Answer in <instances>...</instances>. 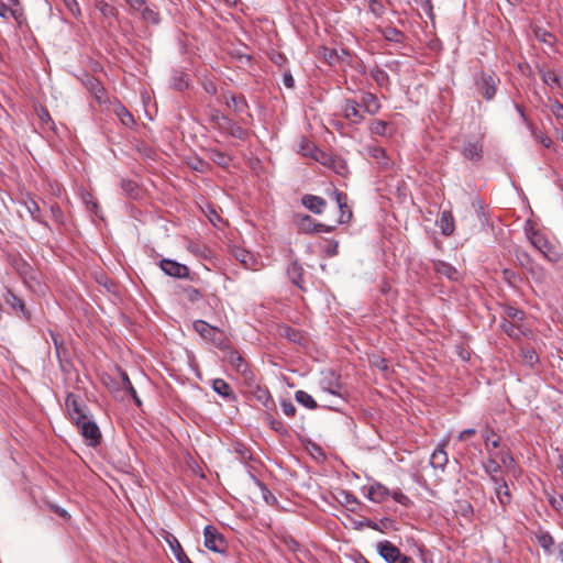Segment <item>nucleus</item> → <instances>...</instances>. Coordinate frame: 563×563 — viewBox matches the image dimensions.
<instances>
[{"label": "nucleus", "mask_w": 563, "mask_h": 563, "mask_svg": "<svg viewBox=\"0 0 563 563\" xmlns=\"http://www.w3.org/2000/svg\"><path fill=\"white\" fill-rule=\"evenodd\" d=\"M551 111L552 113L556 117V118H560V119H563V104L555 101L552 106H551Z\"/></svg>", "instance_id": "bf43d9fd"}, {"label": "nucleus", "mask_w": 563, "mask_h": 563, "mask_svg": "<svg viewBox=\"0 0 563 563\" xmlns=\"http://www.w3.org/2000/svg\"><path fill=\"white\" fill-rule=\"evenodd\" d=\"M120 375H121L123 388L132 396L135 404L137 406H141V404H142L141 399L139 398L136 390L134 389L128 374L125 372H121Z\"/></svg>", "instance_id": "2f4dec72"}, {"label": "nucleus", "mask_w": 563, "mask_h": 563, "mask_svg": "<svg viewBox=\"0 0 563 563\" xmlns=\"http://www.w3.org/2000/svg\"><path fill=\"white\" fill-rule=\"evenodd\" d=\"M361 106L364 113L376 114L380 109V103L377 97L371 92H365L361 98Z\"/></svg>", "instance_id": "f3484780"}, {"label": "nucleus", "mask_w": 563, "mask_h": 563, "mask_svg": "<svg viewBox=\"0 0 563 563\" xmlns=\"http://www.w3.org/2000/svg\"><path fill=\"white\" fill-rule=\"evenodd\" d=\"M366 496L374 503H384L389 498L390 492L383 484L376 483L367 487Z\"/></svg>", "instance_id": "4468645a"}, {"label": "nucleus", "mask_w": 563, "mask_h": 563, "mask_svg": "<svg viewBox=\"0 0 563 563\" xmlns=\"http://www.w3.org/2000/svg\"><path fill=\"white\" fill-rule=\"evenodd\" d=\"M282 410L288 417H294L296 413V407L289 400H285L282 402Z\"/></svg>", "instance_id": "5fc2aeb1"}, {"label": "nucleus", "mask_w": 563, "mask_h": 563, "mask_svg": "<svg viewBox=\"0 0 563 563\" xmlns=\"http://www.w3.org/2000/svg\"><path fill=\"white\" fill-rule=\"evenodd\" d=\"M530 242L549 261H551V262L559 261L560 254L555 251V249L549 243V241L542 234H539L538 232H533L530 235Z\"/></svg>", "instance_id": "20e7f679"}, {"label": "nucleus", "mask_w": 563, "mask_h": 563, "mask_svg": "<svg viewBox=\"0 0 563 563\" xmlns=\"http://www.w3.org/2000/svg\"><path fill=\"white\" fill-rule=\"evenodd\" d=\"M439 227L441 229L442 234L449 236L454 231V218L451 213V211H442L440 220H439Z\"/></svg>", "instance_id": "5701e85b"}, {"label": "nucleus", "mask_w": 563, "mask_h": 563, "mask_svg": "<svg viewBox=\"0 0 563 563\" xmlns=\"http://www.w3.org/2000/svg\"><path fill=\"white\" fill-rule=\"evenodd\" d=\"M335 225H327L322 223H316L313 225V232H331L333 231Z\"/></svg>", "instance_id": "680f3d73"}, {"label": "nucleus", "mask_w": 563, "mask_h": 563, "mask_svg": "<svg viewBox=\"0 0 563 563\" xmlns=\"http://www.w3.org/2000/svg\"><path fill=\"white\" fill-rule=\"evenodd\" d=\"M229 361L238 373L242 374L245 377H249V374H251V372L247 368L246 362L240 354L231 353L229 356Z\"/></svg>", "instance_id": "c85d7f7f"}, {"label": "nucleus", "mask_w": 563, "mask_h": 563, "mask_svg": "<svg viewBox=\"0 0 563 563\" xmlns=\"http://www.w3.org/2000/svg\"><path fill=\"white\" fill-rule=\"evenodd\" d=\"M24 206L27 210V212L30 213V216L34 219V220H40V207L37 205L36 201H34L33 199L29 198L24 201Z\"/></svg>", "instance_id": "a19ab883"}, {"label": "nucleus", "mask_w": 563, "mask_h": 563, "mask_svg": "<svg viewBox=\"0 0 563 563\" xmlns=\"http://www.w3.org/2000/svg\"><path fill=\"white\" fill-rule=\"evenodd\" d=\"M91 89H92V91H93V93H95V96H96L97 100H98L99 102H101V101H102V99H103V88H102V87H100L99 82H97V81H96V82H92V84H91Z\"/></svg>", "instance_id": "13d9d810"}, {"label": "nucleus", "mask_w": 563, "mask_h": 563, "mask_svg": "<svg viewBox=\"0 0 563 563\" xmlns=\"http://www.w3.org/2000/svg\"><path fill=\"white\" fill-rule=\"evenodd\" d=\"M501 329L510 338L517 339V340L526 334V328L522 325L521 322L504 320L501 323Z\"/></svg>", "instance_id": "412c9836"}, {"label": "nucleus", "mask_w": 563, "mask_h": 563, "mask_svg": "<svg viewBox=\"0 0 563 563\" xmlns=\"http://www.w3.org/2000/svg\"><path fill=\"white\" fill-rule=\"evenodd\" d=\"M63 2L73 15H78L80 13V9L76 0H63Z\"/></svg>", "instance_id": "6e6d98bb"}, {"label": "nucleus", "mask_w": 563, "mask_h": 563, "mask_svg": "<svg viewBox=\"0 0 563 563\" xmlns=\"http://www.w3.org/2000/svg\"><path fill=\"white\" fill-rule=\"evenodd\" d=\"M219 130L239 140H244L247 136V131L233 123L230 119H222V122H219Z\"/></svg>", "instance_id": "dca6fc26"}, {"label": "nucleus", "mask_w": 563, "mask_h": 563, "mask_svg": "<svg viewBox=\"0 0 563 563\" xmlns=\"http://www.w3.org/2000/svg\"><path fill=\"white\" fill-rule=\"evenodd\" d=\"M162 537L165 540V542L169 545L172 552L174 553L177 561L181 559L186 553L184 552L179 541L175 536H173L170 532L163 530Z\"/></svg>", "instance_id": "4be33fe9"}, {"label": "nucleus", "mask_w": 563, "mask_h": 563, "mask_svg": "<svg viewBox=\"0 0 563 563\" xmlns=\"http://www.w3.org/2000/svg\"><path fill=\"white\" fill-rule=\"evenodd\" d=\"M37 115L42 122H48L51 121V115L46 109L41 108L37 111Z\"/></svg>", "instance_id": "0e129e2a"}, {"label": "nucleus", "mask_w": 563, "mask_h": 563, "mask_svg": "<svg viewBox=\"0 0 563 563\" xmlns=\"http://www.w3.org/2000/svg\"><path fill=\"white\" fill-rule=\"evenodd\" d=\"M492 434H493V432H489V431H485L483 433V439H484V442H485V446H486L488 452H490V446L494 448V449L499 446V439L498 438L492 439Z\"/></svg>", "instance_id": "8fccbe9b"}, {"label": "nucleus", "mask_w": 563, "mask_h": 563, "mask_svg": "<svg viewBox=\"0 0 563 563\" xmlns=\"http://www.w3.org/2000/svg\"><path fill=\"white\" fill-rule=\"evenodd\" d=\"M125 2L128 3L129 8L131 11L133 12H137V13H142L147 4H146V1L145 0H125Z\"/></svg>", "instance_id": "a18cd8bd"}, {"label": "nucleus", "mask_w": 563, "mask_h": 563, "mask_svg": "<svg viewBox=\"0 0 563 563\" xmlns=\"http://www.w3.org/2000/svg\"><path fill=\"white\" fill-rule=\"evenodd\" d=\"M194 329L203 339L210 340L212 342H217L219 340V336H221V334H222L218 328H214L202 320L195 321Z\"/></svg>", "instance_id": "9b49d317"}, {"label": "nucleus", "mask_w": 563, "mask_h": 563, "mask_svg": "<svg viewBox=\"0 0 563 563\" xmlns=\"http://www.w3.org/2000/svg\"><path fill=\"white\" fill-rule=\"evenodd\" d=\"M319 56L329 65H334L341 59V56L335 49L325 46L319 48Z\"/></svg>", "instance_id": "c756f323"}, {"label": "nucleus", "mask_w": 563, "mask_h": 563, "mask_svg": "<svg viewBox=\"0 0 563 563\" xmlns=\"http://www.w3.org/2000/svg\"><path fill=\"white\" fill-rule=\"evenodd\" d=\"M523 319V312L515 307H505L504 309V320H509L514 322H521Z\"/></svg>", "instance_id": "72a5a7b5"}, {"label": "nucleus", "mask_w": 563, "mask_h": 563, "mask_svg": "<svg viewBox=\"0 0 563 563\" xmlns=\"http://www.w3.org/2000/svg\"><path fill=\"white\" fill-rule=\"evenodd\" d=\"M223 99L225 104L238 114H242L247 110L246 100L242 95L225 92Z\"/></svg>", "instance_id": "ddd939ff"}, {"label": "nucleus", "mask_w": 563, "mask_h": 563, "mask_svg": "<svg viewBox=\"0 0 563 563\" xmlns=\"http://www.w3.org/2000/svg\"><path fill=\"white\" fill-rule=\"evenodd\" d=\"M159 267L168 276L176 278H187L189 276V268L178 262L164 258L159 262Z\"/></svg>", "instance_id": "6e6552de"}, {"label": "nucleus", "mask_w": 563, "mask_h": 563, "mask_svg": "<svg viewBox=\"0 0 563 563\" xmlns=\"http://www.w3.org/2000/svg\"><path fill=\"white\" fill-rule=\"evenodd\" d=\"M494 484L495 496L503 508L511 501V493L505 478L492 482Z\"/></svg>", "instance_id": "9d476101"}, {"label": "nucleus", "mask_w": 563, "mask_h": 563, "mask_svg": "<svg viewBox=\"0 0 563 563\" xmlns=\"http://www.w3.org/2000/svg\"><path fill=\"white\" fill-rule=\"evenodd\" d=\"M314 224L310 216H302L299 219V228L305 232H313Z\"/></svg>", "instance_id": "de8ad7c7"}, {"label": "nucleus", "mask_w": 563, "mask_h": 563, "mask_svg": "<svg viewBox=\"0 0 563 563\" xmlns=\"http://www.w3.org/2000/svg\"><path fill=\"white\" fill-rule=\"evenodd\" d=\"M0 16L4 21L13 20L19 25H21L25 20L23 11L16 1H12L11 4H8L0 0Z\"/></svg>", "instance_id": "423d86ee"}, {"label": "nucleus", "mask_w": 563, "mask_h": 563, "mask_svg": "<svg viewBox=\"0 0 563 563\" xmlns=\"http://www.w3.org/2000/svg\"><path fill=\"white\" fill-rule=\"evenodd\" d=\"M539 142L547 148L551 147L552 140L549 136L540 135L538 136Z\"/></svg>", "instance_id": "338daca9"}, {"label": "nucleus", "mask_w": 563, "mask_h": 563, "mask_svg": "<svg viewBox=\"0 0 563 563\" xmlns=\"http://www.w3.org/2000/svg\"><path fill=\"white\" fill-rule=\"evenodd\" d=\"M389 497H391L396 503L406 507L409 506L411 503L410 498L400 490H395L390 493Z\"/></svg>", "instance_id": "09e8293b"}, {"label": "nucleus", "mask_w": 563, "mask_h": 563, "mask_svg": "<svg viewBox=\"0 0 563 563\" xmlns=\"http://www.w3.org/2000/svg\"><path fill=\"white\" fill-rule=\"evenodd\" d=\"M115 114L118 115L120 121L126 126H130L134 123L132 114L122 106H119L115 109Z\"/></svg>", "instance_id": "58836bf2"}, {"label": "nucleus", "mask_w": 563, "mask_h": 563, "mask_svg": "<svg viewBox=\"0 0 563 563\" xmlns=\"http://www.w3.org/2000/svg\"><path fill=\"white\" fill-rule=\"evenodd\" d=\"M448 444V440H443L439 448L434 450V452L431 454L430 463L435 468H444V466L448 464V454L444 451V448Z\"/></svg>", "instance_id": "6ab92c4d"}, {"label": "nucleus", "mask_w": 563, "mask_h": 563, "mask_svg": "<svg viewBox=\"0 0 563 563\" xmlns=\"http://www.w3.org/2000/svg\"><path fill=\"white\" fill-rule=\"evenodd\" d=\"M236 257L240 260L242 264H244L247 267V258L251 257L247 252L242 251L239 254H236Z\"/></svg>", "instance_id": "774afa93"}, {"label": "nucleus", "mask_w": 563, "mask_h": 563, "mask_svg": "<svg viewBox=\"0 0 563 563\" xmlns=\"http://www.w3.org/2000/svg\"><path fill=\"white\" fill-rule=\"evenodd\" d=\"M173 86H174L175 89L181 91V90H184L188 86V84L185 80V77L183 75H180L179 78H175L174 79Z\"/></svg>", "instance_id": "052dcab7"}, {"label": "nucleus", "mask_w": 563, "mask_h": 563, "mask_svg": "<svg viewBox=\"0 0 563 563\" xmlns=\"http://www.w3.org/2000/svg\"><path fill=\"white\" fill-rule=\"evenodd\" d=\"M342 114L352 124H360L364 120L362 106L354 99H344Z\"/></svg>", "instance_id": "39448f33"}, {"label": "nucleus", "mask_w": 563, "mask_h": 563, "mask_svg": "<svg viewBox=\"0 0 563 563\" xmlns=\"http://www.w3.org/2000/svg\"><path fill=\"white\" fill-rule=\"evenodd\" d=\"M500 465L507 468L509 472L515 473V460L509 452H503L500 455Z\"/></svg>", "instance_id": "37998d69"}, {"label": "nucleus", "mask_w": 563, "mask_h": 563, "mask_svg": "<svg viewBox=\"0 0 563 563\" xmlns=\"http://www.w3.org/2000/svg\"><path fill=\"white\" fill-rule=\"evenodd\" d=\"M5 301L10 303L14 309L23 310V301L16 297L11 290L7 291Z\"/></svg>", "instance_id": "c03bdc74"}, {"label": "nucleus", "mask_w": 563, "mask_h": 563, "mask_svg": "<svg viewBox=\"0 0 563 563\" xmlns=\"http://www.w3.org/2000/svg\"><path fill=\"white\" fill-rule=\"evenodd\" d=\"M476 432H477V431H476V429H465V430H463V431L459 434L457 439H459L460 441H465V440H467L468 438H471V437L475 435V434H476Z\"/></svg>", "instance_id": "e2e57ef3"}, {"label": "nucleus", "mask_w": 563, "mask_h": 563, "mask_svg": "<svg viewBox=\"0 0 563 563\" xmlns=\"http://www.w3.org/2000/svg\"><path fill=\"white\" fill-rule=\"evenodd\" d=\"M224 539L212 526H207L205 528V545L207 549L213 552H223L224 551Z\"/></svg>", "instance_id": "0eeeda50"}, {"label": "nucleus", "mask_w": 563, "mask_h": 563, "mask_svg": "<svg viewBox=\"0 0 563 563\" xmlns=\"http://www.w3.org/2000/svg\"><path fill=\"white\" fill-rule=\"evenodd\" d=\"M482 145L478 142H468L464 145L462 154L471 161H478L482 157Z\"/></svg>", "instance_id": "b1692460"}, {"label": "nucleus", "mask_w": 563, "mask_h": 563, "mask_svg": "<svg viewBox=\"0 0 563 563\" xmlns=\"http://www.w3.org/2000/svg\"><path fill=\"white\" fill-rule=\"evenodd\" d=\"M212 388L216 393H218L219 395H221L222 397H224L227 399L234 398V394H233L231 386L224 379H221V378L214 379L212 383Z\"/></svg>", "instance_id": "cd10ccee"}, {"label": "nucleus", "mask_w": 563, "mask_h": 563, "mask_svg": "<svg viewBox=\"0 0 563 563\" xmlns=\"http://www.w3.org/2000/svg\"><path fill=\"white\" fill-rule=\"evenodd\" d=\"M76 426L88 445L96 446L100 443L101 432L90 417L76 423Z\"/></svg>", "instance_id": "7ed1b4c3"}, {"label": "nucleus", "mask_w": 563, "mask_h": 563, "mask_svg": "<svg viewBox=\"0 0 563 563\" xmlns=\"http://www.w3.org/2000/svg\"><path fill=\"white\" fill-rule=\"evenodd\" d=\"M433 267L439 275L444 276L450 280H457L460 278L457 269L446 262L435 261L433 262Z\"/></svg>", "instance_id": "a211bd4d"}, {"label": "nucleus", "mask_w": 563, "mask_h": 563, "mask_svg": "<svg viewBox=\"0 0 563 563\" xmlns=\"http://www.w3.org/2000/svg\"><path fill=\"white\" fill-rule=\"evenodd\" d=\"M181 296L189 302H196L202 298L200 290L191 286L183 288Z\"/></svg>", "instance_id": "4c0bfd02"}, {"label": "nucleus", "mask_w": 563, "mask_h": 563, "mask_svg": "<svg viewBox=\"0 0 563 563\" xmlns=\"http://www.w3.org/2000/svg\"><path fill=\"white\" fill-rule=\"evenodd\" d=\"M477 87L486 100H492L496 93V82L493 76L483 74L477 80Z\"/></svg>", "instance_id": "f8f14e48"}, {"label": "nucleus", "mask_w": 563, "mask_h": 563, "mask_svg": "<svg viewBox=\"0 0 563 563\" xmlns=\"http://www.w3.org/2000/svg\"><path fill=\"white\" fill-rule=\"evenodd\" d=\"M65 405H66V409H67L69 418L75 423H78V422L89 418L86 405L75 394L69 393L67 395Z\"/></svg>", "instance_id": "f03ea898"}, {"label": "nucleus", "mask_w": 563, "mask_h": 563, "mask_svg": "<svg viewBox=\"0 0 563 563\" xmlns=\"http://www.w3.org/2000/svg\"><path fill=\"white\" fill-rule=\"evenodd\" d=\"M302 205L311 212L320 214L322 213L327 202L319 196L306 195L302 197Z\"/></svg>", "instance_id": "aec40b11"}, {"label": "nucleus", "mask_w": 563, "mask_h": 563, "mask_svg": "<svg viewBox=\"0 0 563 563\" xmlns=\"http://www.w3.org/2000/svg\"><path fill=\"white\" fill-rule=\"evenodd\" d=\"M334 198H335V201L340 209V217H339L338 223L349 222L352 218V211H351L350 207L347 206L346 195L341 191L335 190Z\"/></svg>", "instance_id": "2eb2a0df"}, {"label": "nucleus", "mask_w": 563, "mask_h": 563, "mask_svg": "<svg viewBox=\"0 0 563 563\" xmlns=\"http://www.w3.org/2000/svg\"><path fill=\"white\" fill-rule=\"evenodd\" d=\"M120 375H121L123 388L132 396L135 404L137 406H141V404H142L141 399L139 398L136 390L134 389L128 374L125 372H121Z\"/></svg>", "instance_id": "473e14b6"}, {"label": "nucleus", "mask_w": 563, "mask_h": 563, "mask_svg": "<svg viewBox=\"0 0 563 563\" xmlns=\"http://www.w3.org/2000/svg\"><path fill=\"white\" fill-rule=\"evenodd\" d=\"M539 74L543 82L550 87L556 86L559 88L563 82L561 77L553 70L539 68Z\"/></svg>", "instance_id": "a878e982"}, {"label": "nucleus", "mask_w": 563, "mask_h": 563, "mask_svg": "<svg viewBox=\"0 0 563 563\" xmlns=\"http://www.w3.org/2000/svg\"><path fill=\"white\" fill-rule=\"evenodd\" d=\"M188 166L196 170V172H200V173H203L207 170V168L209 167L208 163L203 162L202 159H199V158H192V159H189L188 161Z\"/></svg>", "instance_id": "49530a36"}, {"label": "nucleus", "mask_w": 563, "mask_h": 563, "mask_svg": "<svg viewBox=\"0 0 563 563\" xmlns=\"http://www.w3.org/2000/svg\"><path fill=\"white\" fill-rule=\"evenodd\" d=\"M295 398L299 404H301L302 406H305L309 409L317 408V402L314 401V399L311 397V395H309L308 393H306L303 390L296 391Z\"/></svg>", "instance_id": "7c9ffc66"}, {"label": "nucleus", "mask_w": 563, "mask_h": 563, "mask_svg": "<svg viewBox=\"0 0 563 563\" xmlns=\"http://www.w3.org/2000/svg\"><path fill=\"white\" fill-rule=\"evenodd\" d=\"M485 473L489 476L492 482L504 478L501 474V465L494 457L488 459L484 463Z\"/></svg>", "instance_id": "393cba45"}, {"label": "nucleus", "mask_w": 563, "mask_h": 563, "mask_svg": "<svg viewBox=\"0 0 563 563\" xmlns=\"http://www.w3.org/2000/svg\"><path fill=\"white\" fill-rule=\"evenodd\" d=\"M521 356L525 364L530 367H533L534 364L538 363L539 356L537 352L531 347H525L521 350Z\"/></svg>", "instance_id": "c9c22d12"}, {"label": "nucleus", "mask_w": 563, "mask_h": 563, "mask_svg": "<svg viewBox=\"0 0 563 563\" xmlns=\"http://www.w3.org/2000/svg\"><path fill=\"white\" fill-rule=\"evenodd\" d=\"M368 8L376 16H380L384 13V5L377 0H368Z\"/></svg>", "instance_id": "3c124183"}, {"label": "nucleus", "mask_w": 563, "mask_h": 563, "mask_svg": "<svg viewBox=\"0 0 563 563\" xmlns=\"http://www.w3.org/2000/svg\"><path fill=\"white\" fill-rule=\"evenodd\" d=\"M540 544L545 550H549L551 545H553L554 541L553 538L550 534H543L539 539Z\"/></svg>", "instance_id": "4d7b16f0"}, {"label": "nucleus", "mask_w": 563, "mask_h": 563, "mask_svg": "<svg viewBox=\"0 0 563 563\" xmlns=\"http://www.w3.org/2000/svg\"><path fill=\"white\" fill-rule=\"evenodd\" d=\"M222 119H228L225 115L221 114L219 111H214L211 115V120L216 123L219 129V122H222Z\"/></svg>", "instance_id": "69168bd1"}, {"label": "nucleus", "mask_w": 563, "mask_h": 563, "mask_svg": "<svg viewBox=\"0 0 563 563\" xmlns=\"http://www.w3.org/2000/svg\"><path fill=\"white\" fill-rule=\"evenodd\" d=\"M536 36L543 43H547V44H552L553 43V40H554V36L551 34V33H548L547 31L544 30H537L536 31Z\"/></svg>", "instance_id": "864d4df0"}, {"label": "nucleus", "mask_w": 563, "mask_h": 563, "mask_svg": "<svg viewBox=\"0 0 563 563\" xmlns=\"http://www.w3.org/2000/svg\"><path fill=\"white\" fill-rule=\"evenodd\" d=\"M331 379L325 380L323 379L321 382V388L324 393L332 394L334 396H341V384L339 380V377H336L334 374L330 373Z\"/></svg>", "instance_id": "bb28decb"}, {"label": "nucleus", "mask_w": 563, "mask_h": 563, "mask_svg": "<svg viewBox=\"0 0 563 563\" xmlns=\"http://www.w3.org/2000/svg\"><path fill=\"white\" fill-rule=\"evenodd\" d=\"M299 152L303 156H310L317 162H321L322 164L327 165L330 163H334L324 152L318 150L312 143L308 142L307 140L301 141L300 150Z\"/></svg>", "instance_id": "1a4fd4ad"}, {"label": "nucleus", "mask_w": 563, "mask_h": 563, "mask_svg": "<svg viewBox=\"0 0 563 563\" xmlns=\"http://www.w3.org/2000/svg\"><path fill=\"white\" fill-rule=\"evenodd\" d=\"M142 19L152 24H158L159 23V14L157 11H155L151 7H146V9L141 13Z\"/></svg>", "instance_id": "ea45409f"}, {"label": "nucleus", "mask_w": 563, "mask_h": 563, "mask_svg": "<svg viewBox=\"0 0 563 563\" xmlns=\"http://www.w3.org/2000/svg\"><path fill=\"white\" fill-rule=\"evenodd\" d=\"M387 128H388V124L385 121L374 120L371 123L369 129H371L372 133H374V134L385 135L387 133Z\"/></svg>", "instance_id": "79ce46f5"}, {"label": "nucleus", "mask_w": 563, "mask_h": 563, "mask_svg": "<svg viewBox=\"0 0 563 563\" xmlns=\"http://www.w3.org/2000/svg\"><path fill=\"white\" fill-rule=\"evenodd\" d=\"M209 158L213 163H216V164H218L220 166H228L230 164V161H231L230 156H228L227 154H224V153H222V152H220L218 150H211L209 152Z\"/></svg>", "instance_id": "e433bc0d"}, {"label": "nucleus", "mask_w": 563, "mask_h": 563, "mask_svg": "<svg viewBox=\"0 0 563 563\" xmlns=\"http://www.w3.org/2000/svg\"><path fill=\"white\" fill-rule=\"evenodd\" d=\"M96 9L107 19L114 18L117 15L115 8L103 0H98L96 2Z\"/></svg>", "instance_id": "f704fd0d"}, {"label": "nucleus", "mask_w": 563, "mask_h": 563, "mask_svg": "<svg viewBox=\"0 0 563 563\" xmlns=\"http://www.w3.org/2000/svg\"><path fill=\"white\" fill-rule=\"evenodd\" d=\"M380 556L388 563H415L412 558L401 554L400 550L389 541L377 545Z\"/></svg>", "instance_id": "f257e3e1"}, {"label": "nucleus", "mask_w": 563, "mask_h": 563, "mask_svg": "<svg viewBox=\"0 0 563 563\" xmlns=\"http://www.w3.org/2000/svg\"><path fill=\"white\" fill-rule=\"evenodd\" d=\"M372 76L374 80L379 85L383 86L387 82L388 76L384 70L375 69L372 71Z\"/></svg>", "instance_id": "603ef678"}]
</instances>
